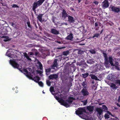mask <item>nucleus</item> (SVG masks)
I'll return each instance as SVG.
<instances>
[{"instance_id":"1","label":"nucleus","mask_w":120,"mask_h":120,"mask_svg":"<svg viewBox=\"0 0 120 120\" xmlns=\"http://www.w3.org/2000/svg\"><path fill=\"white\" fill-rule=\"evenodd\" d=\"M101 52H103L102 54H103V56L104 58L105 62L104 64L105 65H108L109 63L112 66L114 67H116V68L118 70H119V67L118 62H116L114 64L112 62L113 59L111 56H109L108 58L107 56V54L105 53L104 52V51L101 50Z\"/></svg>"},{"instance_id":"2","label":"nucleus","mask_w":120,"mask_h":120,"mask_svg":"<svg viewBox=\"0 0 120 120\" xmlns=\"http://www.w3.org/2000/svg\"><path fill=\"white\" fill-rule=\"evenodd\" d=\"M17 60L14 59L13 60H10V63L12 66L15 68H18L19 66V65L18 64L17 62Z\"/></svg>"},{"instance_id":"3","label":"nucleus","mask_w":120,"mask_h":120,"mask_svg":"<svg viewBox=\"0 0 120 120\" xmlns=\"http://www.w3.org/2000/svg\"><path fill=\"white\" fill-rule=\"evenodd\" d=\"M83 112H86L85 109L83 108H78V110L75 111L76 114L78 115L82 114Z\"/></svg>"},{"instance_id":"4","label":"nucleus","mask_w":120,"mask_h":120,"mask_svg":"<svg viewBox=\"0 0 120 120\" xmlns=\"http://www.w3.org/2000/svg\"><path fill=\"white\" fill-rule=\"evenodd\" d=\"M111 8V11L115 12L118 13L120 12V8L110 5V8Z\"/></svg>"},{"instance_id":"5","label":"nucleus","mask_w":120,"mask_h":120,"mask_svg":"<svg viewBox=\"0 0 120 120\" xmlns=\"http://www.w3.org/2000/svg\"><path fill=\"white\" fill-rule=\"evenodd\" d=\"M60 103L61 105H63L66 107H69L70 106V105L66 101H65L63 99H60Z\"/></svg>"},{"instance_id":"6","label":"nucleus","mask_w":120,"mask_h":120,"mask_svg":"<svg viewBox=\"0 0 120 120\" xmlns=\"http://www.w3.org/2000/svg\"><path fill=\"white\" fill-rule=\"evenodd\" d=\"M81 93L83 96H87L89 94L88 90L86 88H83L81 91Z\"/></svg>"},{"instance_id":"7","label":"nucleus","mask_w":120,"mask_h":120,"mask_svg":"<svg viewBox=\"0 0 120 120\" xmlns=\"http://www.w3.org/2000/svg\"><path fill=\"white\" fill-rule=\"evenodd\" d=\"M40 6L39 5V4L37 2H34L32 6V9L35 12H36V9L39 6Z\"/></svg>"},{"instance_id":"8","label":"nucleus","mask_w":120,"mask_h":120,"mask_svg":"<svg viewBox=\"0 0 120 120\" xmlns=\"http://www.w3.org/2000/svg\"><path fill=\"white\" fill-rule=\"evenodd\" d=\"M48 78L50 79H54L56 80L58 78V75L56 74H51L49 76Z\"/></svg>"},{"instance_id":"9","label":"nucleus","mask_w":120,"mask_h":120,"mask_svg":"<svg viewBox=\"0 0 120 120\" xmlns=\"http://www.w3.org/2000/svg\"><path fill=\"white\" fill-rule=\"evenodd\" d=\"M19 70L22 72H24V74H26V76L27 77H29V76L30 74H30V73H29L28 72L26 69L23 68L22 69H19Z\"/></svg>"},{"instance_id":"10","label":"nucleus","mask_w":120,"mask_h":120,"mask_svg":"<svg viewBox=\"0 0 120 120\" xmlns=\"http://www.w3.org/2000/svg\"><path fill=\"white\" fill-rule=\"evenodd\" d=\"M68 17V20L70 23H73L75 22V20L73 17L70 15H69Z\"/></svg>"},{"instance_id":"11","label":"nucleus","mask_w":120,"mask_h":120,"mask_svg":"<svg viewBox=\"0 0 120 120\" xmlns=\"http://www.w3.org/2000/svg\"><path fill=\"white\" fill-rule=\"evenodd\" d=\"M51 33L53 34L57 35L59 34V32L56 29H51Z\"/></svg>"},{"instance_id":"12","label":"nucleus","mask_w":120,"mask_h":120,"mask_svg":"<svg viewBox=\"0 0 120 120\" xmlns=\"http://www.w3.org/2000/svg\"><path fill=\"white\" fill-rule=\"evenodd\" d=\"M58 60L57 59H55L53 62V64L51 65V68L52 69H55L54 68L55 67H57L58 64L57 63V61Z\"/></svg>"},{"instance_id":"13","label":"nucleus","mask_w":120,"mask_h":120,"mask_svg":"<svg viewBox=\"0 0 120 120\" xmlns=\"http://www.w3.org/2000/svg\"><path fill=\"white\" fill-rule=\"evenodd\" d=\"M75 98L73 97H69L68 99L66 100V101L69 104H71L73 101V100H74Z\"/></svg>"},{"instance_id":"14","label":"nucleus","mask_w":120,"mask_h":120,"mask_svg":"<svg viewBox=\"0 0 120 120\" xmlns=\"http://www.w3.org/2000/svg\"><path fill=\"white\" fill-rule=\"evenodd\" d=\"M68 15L66 11L64 10L62 13V16L63 18H64V19H65L66 17H68Z\"/></svg>"},{"instance_id":"15","label":"nucleus","mask_w":120,"mask_h":120,"mask_svg":"<svg viewBox=\"0 0 120 120\" xmlns=\"http://www.w3.org/2000/svg\"><path fill=\"white\" fill-rule=\"evenodd\" d=\"M73 34L72 33H70L66 38V39L68 40L72 41L73 38Z\"/></svg>"},{"instance_id":"16","label":"nucleus","mask_w":120,"mask_h":120,"mask_svg":"<svg viewBox=\"0 0 120 120\" xmlns=\"http://www.w3.org/2000/svg\"><path fill=\"white\" fill-rule=\"evenodd\" d=\"M96 111L98 113L99 116L101 115L103 112V109L100 108H98L96 109Z\"/></svg>"},{"instance_id":"17","label":"nucleus","mask_w":120,"mask_h":120,"mask_svg":"<svg viewBox=\"0 0 120 120\" xmlns=\"http://www.w3.org/2000/svg\"><path fill=\"white\" fill-rule=\"evenodd\" d=\"M26 23L27 25V26L29 28L27 30H31L32 29V27L30 24V22L29 20L26 22Z\"/></svg>"},{"instance_id":"18","label":"nucleus","mask_w":120,"mask_h":120,"mask_svg":"<svg viewBox=\"0 0 120 120\" xmlns=\"http://www.w3.org/2000/svg\"><path fill=\"white\" fill-rule=\"evenodd\" d=\"M89 76L91 77V78L92 79H95L96 80H99V79H98L97 76L94 75L90 74V75Z\"/></svg>"},{"instance_id":"19","label":"nucleus","mask_w":120,"mask_h":120,"mask_svg":"<svg viewBox=\"0 0 120 120\" xmlns=\"http://www.w3.org/2000/svg\"><path fill=\"white\" fill-rule=\"evenodd\" d=\"M40 79V78L38 76H36V77H34V78L32 80H34L35 82H38Z\"/></svg>"},{"instance_id":"20","label":"nucleus","mask_w":120,"mask_h":120,"mask_svg":"<svg viewBox=\"0 0 120 120\" xmlns=\"http://www.w3.org/2000/svg\"><path fill=\"white\" fill-rule=\"evenodd\" d=\"M86 109L89 111L91 112L93 111L94 108L93 106H89L87 107Z\"/></svg>"},{"instance_id":"21","label":"nucleus","mask_w":120,"mask_h":120,"mask_svg":"<svg viewBox=\"0 0 120 120\" xmlns=\"http://www.w3.org/2000/svg\"><path fill=\"white\" fill-rule=\"evenodd\" d=\"M43 15V14H39L37 17V18L41 22H42V21Z\"/></svg>"},{"instance_id":"22","label":"nucleus","mask_w":120,"mask_h":120,"mask_svg":"<svg viewBox=\"0 0 120 120\" xmlns=\"http://www.w3.org/2000/svg\"><path fill=\"white\" fill-rule=\"evenodd\" d=\"M52 69L51 68L45 69V71L46 75H48V73L51 71V70Z\"/></svg>"},{"instance_id":"23","label":"nucleus","mask_w":120,"mask_h":120,"mask_svg":"<svg viewBox=\"0 0 120 120\" xmlns=\"http://www.w3.org/2000/svg\"><path fill=\"white\" fill-rule=\"evenodd\" d=\"M110 87L112 88L113 89H116L117 88V87L116 86V85L114 83H112L111 84Z\"/></svg>"},{"instance_id":"24","label":"nucleus","mask_w":120,"mask_h":120,"mask_svg":"<svg viewBox=\"0 0 120 120\" xmlns=\"http://www.w3.org/2000/svg\"><path fill=\"white\" fill-rule=\"evenodd\" d=\"M1 33L3 35H7V33L6 31V30L5 29L2 30L1 31Z\"/></svg>"},{"instance_id":"25","label":"nucleus","mask_w":120,"mask_h":120,"mask_svg":"<svg viewBox=\"0 0 120 120\" xmlns=\"http://www.w3.org/2000/svg\"><path fill=\"white\" fill-rule=\"evenodd\" d=\"M45 0H38L37 2L39 4V5L41 6L44 2Z\"/></svg>"},{"instance_id":"26","label":"nucleus","mask_w":120,"mask_h":120,"mask_svg":"<svg viewBox=\"0 0 120 120\" xmlns=\"http://www.w3.org/2000/svg\"><path fill=\"white\" fill-rule=\"evenodd\" d=\"M82 77L85 78L87 77L89 75V74L88 73H85L82 74Z\"/></svg>"},{"instance_id":"27","label":"nucleus","mask_w":120,"mask_h":120,"mask_svg":"<svg viewBox=\"0 0 120 120\" xmlns=\"http://www.w3.org/2000/svg\"><path fill=\"white\" fill-rule=\"evenodd\" d=\"M69 53V51H66L63 52L62 54L64 56H67L68 55Z\"/></svg>"},{"instance_id":"28","label":"nucleus","mask_w":120,"mask_h":120,"mask_svg":"<svg viewBox=\"0 0 120 120\" xmlns=\"http://www.w3.org/2000/svg\"><path fill=\"white\" fill-rule=\"evenodd\" d=\"M38 63L39 64L40 69L41 70H42L43 69V67L41 63V62L39 61H38Z\"/></svg>"},{"instance_id":"29","label":"nucleus","mask_w":120,"mask_h":120,"mask_svg":"<svg viewBox=\"0 0 120 120\" xmlns=\"http://www.w3.org/2000/svg\"><path fill=\"white\" fill-rule=\"evenodd\" d=\"M82 85L84 87V88H86L87 86V83L86 82H83L82 84Z\"/></svg>"},{"instance_id":"30","label":"nucleus","mask_w":120,"mask_h":120,"mask_svg":"<svg viewBox=\"0 0 120 120\" xmlns=\"http://www.w3.org/2000/svg\"><path fill=\"white\" fill-rule=\"evenodd\" d=\"M41 56V57L43 58H45V57L47 56V54L43 52L42 53Z\"/></svg>"},{"instance_id":"31","label":"nucleus","mask_w":120,"mask_h":120,"mask_svg":"<svg viewBox=\"0 0 120 120\" xmlns=\"http://www.w3.org/2000/svg\"><path fill=\"white\" fill-rule=\"evenodd\" d=\"M39 85L42 87H43V84L42 82L41 81H39L38 82Z\"/></svg>"},{"instance_id":"32","label":"nucleus","mask_w":120,"mask_h":120,"mask_svg":"<svg viewBox=\"0 0 120 120\" xmlns=\"http://www.w3.org/2000/svg\"><path fill=\"white\" fill-rule=\"evenodd\" d=\"M100 34H94L93 36L92 37V38H94L95 37H96V38H98L100 36Z\"/></svg>"},{"instance_id":"33","label":"nucleus","mask_w":120,"mask_h":120,"mask_svg":"<svg viewBox=\"0 0 120 120\" xmlns=\"http://www.w3.org/2000/svg\"><path fill=\"white\" fill-rule=\"evenodd\" d=\"M50 90L51 92L52 93V94L53 95V93H52V92H54V88L53 86H51L50 88Z\"/></svg>"},{"instance_id":"34","label":"nucleus","mask_w":120,"mask_h":120,"mask_svg":"<svg viewBox=\"0 0 120 120\" xmlns=\"http://www.w3.org/2000/svg\"><path fill=\"white\" fill-rule=\"evenodd\" d=\"M102 108L105 111H107L108 110V109L107 106L105 105H102Z\"/></svg>"},{"instance_id":"35","label":"nucleus","mask_w":120,"mask_h":120,"mask_svg":"<svg viewBox=\"0 0 120 120\" xmlns=\"http://www.w3.org/2000/svg\"><path fill=\"white\" fill-rule=\"evenodd\" d=\"M6 53L7 56L8 57H11V54L10 53V52H9L8 51H7Z\"/></svg>"},{"instance_id":"36","label":"nucleus","mask_w":120,"mask_h":120,"mask_svg":"<svg viewBox=\"0 0 120 120\" xmlns=\"http://www.w3.org/2000/svg\"><path fill=\"white\" fill-rule=\"evenodd\" d=\"M109 115H108V113H105L104 115V117H105V119H108L109 118Z\"/></svg>"},{"instance_id":"37","label":"nucleus","mask_w":120,"mask_h":120,"mask_svg":"<svg viewBox=\"0 0 120 120\" xmlns=\"http://www.w3.org/2000/svg\"><path fill=\"white\" fill-rule=\"evenodd\" d=\"M55 98L60 103V99H62L61 98H60L58 97L57 96H56Z\"/></svg>"},{"instance_id":"38","label":"nucleus","mask_w":120,"mask_h":120,"mask_svg":"<svg viewBox=\"0 0 120 120\" xmlns=\"http://www.w3.org/2000/svg\"><path fill=\"white\" fill-rule=\"evenodd\" d=\"M112 37V36L111 35H108L107 36V37H106V38H107V40L109 41H110L111 40V38Z\"/></svg>"},{"instance_id":"39","label":"nucleus","mask_w":120,"mask_h":120,"mask_svg":"<svg viewBox=\"0 0 120 120\" xmlns=\"http://www.w3.org/2000/svg\"><path fill=\"white\" fill-rule=\"evenodd\" d=\"M90 52L92 54H95L96 53L94 49H92L90 50Z\"/></svg>"},{"instance_id":"40","label":"nucleus","mask_w":120,"mask_h":120,"mask_svg":"<svg viewBox=\"0 0 120 120\" xmlns=\"http://www.w3.org/2000/svg\"><path fill=\"white\" fill-rule=\"evenodd\" d=\"M93 60L91 59L89 60H88L87 61V63L88 64H91L93 62Z\"/></svg>"},{"instance_id":"41","label":"nucleus","mask_w":120,"mask_h":120,"mask_svg":"<svg viewBox=\"0 0 120 120\" xmlns=\"http://www.w3.org/2000/svg\"><path fill=\"white\" fill-rule=\"evenodd\" d=\"M82 102L83 103V104L84 105H85L87 104V100L83 101H82Z\"/></svg>"},{"instance_id":"42","label":"nucleus","mask_w":120,"mask_h":120,"mask_svg":"<svg viewBox=\"0 0 120 120\" xmlns=\"http://www.w3.org/2000/svg\"><path fill=\"white\" fill-rule=\"evenodd\" d=\"M51 82L49 81H46V84L48 86H50L51 85Z\"/></svg>"},{"instance_id":"43","label":"nucleus","mask_w":120,"mask_h":120,"mask_svg":"<svg viewBox=\"0 0 120 120\" xmlns=\"http://www.w3.org/2000/svg\"><path fill=\"white\" fill-rule=\"evenodd\" d=\"M12 7L13 8H19V6L16 4H13L12 5Z\"/></svg>"},{"instance_id":"44","label":"nucleus","mask_w":120,"mask_h":120,"mask_svg":"<svg viewBox=\"0 0 120 120\" xmlns=\"http://www.w3.org/2000/svg\"><path fill=\"white\" fill-rule=\"evenodd\" d=\"M85 119L86 120H92V119L91 118H88V117H86Z\"/></svg>"},{"instance_id":"45","label":"nucleus","mask_w":120,"mask_h":120,"mask_svg":"<svg viewBox=\"0 0 120 120\" xmlns=\"http://www.w3.org/2000/svg\"><path fill=\"white\" fill-rule=\"evenodd\" d=\"M83 53V51L81 50H79L78 52V53L79 54H82Z\"/></svg>"},{"instance_id":"46","label":"nucleus","mask_w":120,"mask_h":120,"mask_svg":"<svg viewBox=\"0 0 120 120\" xmlns=\"http://www.w3.org/2000/svg\"><path fill=\"white\" fill-rule=\"evenodd\" d=\"M116 82L117 83L119 84L120 86V80H117Z\"/></svg>"},{"instance_id":"47","label":"nucleus","mask_w":120,"mask_h":120,"mask_svg":"<svg viewBox=\"0 0 120 120\" xmlns=\"http://www.w3.org/2000/svg\"><path fill=\"white\" fill-rule=\"evenodd\" d=\"M2 38H3L7 39L8 38V37L7 36H2Z\"/></svg>"},{"instance_id":"48","label":"nucleus","mask_w":120,"mask_h":120,"mask_svg":"<svg viewBox=\"0 0 120 120\" xmlns=\"http://www.w3.org/2000/svg\"><path fill=\"white\" fill-rule=\"evenodd\" d=\"M24 56L26 58L28 56L27 54V53H24Z\"/></svg>"},{"instance_id":"49","label":"nucleus","mask_w":120,"mask_h":120,"mask_svg":"<svg viewBox=\"0 0 120 120\" xmlns=\"http://www.w3.org/2000/svg\"><path fill=\"white\" fill-rule=\"evenodd\" d=\"M26 59L29 60H31V59L29 57V56H28L26 58Z\"/></svg>"},{"instance_id":"50","label":"nucleus","mask_w":120,"mask_h":120,"mask_svg":"<svg viewBox=\"0 0 120 120\" xmlns=\"http://www.w3.org/2000/svg\"><path fill=\"white\" fill-rule=\"evenodd\" d=\"M9 41V40L8 38L6 39H4L3 41L5 42H7L8 41Z\"/></svg>"},{"instance_id":"51","label":"nucleus","mask_w":120,"mask_h":120,"mask_svg":"<svg viewBox=\"0 0 120 120\" xmlns=\"http://www.w3.org/2000/svg\"><path fill=\"white\" fill-rule=\"evenodd\" d=\"M94 3L95 4L98 5V2L97 1H95L94 2Z\"/></svg>"},{"instance_id":"52","label":"nucleus","mask_w":120,"mask_h":120,"mask_svg":"<svg viewBox=\"0 0 120 120\" xmlns=\"http://www.w3.org/2000/svg\"><path fill=\"white\" fill-rule=\"evenodd\" d=\"M63 47H58V48H56V49H63Z\"/></svg>"},{"instance_id":"53","label":"nucleus","mask_w":120,"mask_h":120,"mask_svg":"<svg viewBox=\"0 0 120 120\" xmlns=\"http://www.w3.org/2000/svg\"><path fill=\"white\" fill-rule=\"evenodd\" d=\"M39 53V52H35V55L36 56Z\"/></svg>"},{"instance_id":"54","label":"nucleus","mask_w":120,"mask_h":120,"mask_svg":"<svg viewBox=\"0 0 120 120\" xmlns=\"http://www.w3.org/2000/svg\"><path fill=\"white\" fill-rule=\"evenodd\" d=\"M107 112L109 115H110L111 114V113L110 112H109V111H107Z\"/></svg>"},{"instance_id":"55","label":"nucleus","mask_w":120,"mask_h":120,"mask_svg":"<svg viewBox=\"0 0 120 120\" xmlns=\"http://www.w3.org/2000/svg\"><path fill=\"white\" fill-rule=\"evenodd\" d=\"M95 27H97L98 26V24L97 23V22H95Z\"/></svg>"},{"instance_id":"56","label":"nucleus","mask_w":120,"mask_h":120,"mask_svg":"<svg viewBox=\"0 0 120 120\" xmlns=\"http://www.w3.org/2000/svg\"><path fill=\"white\" fill-rule=\"evenodd\" d=\"M38 72L40 74H41L42 73V72L41 71H38Z\"/></svg>"},{"instance_id":"57","label":"nucleus","mask_w":120,"mask_h":120,"mask_svg":"<svg viewBox=\"0 0 120 120\" xmlns=\"http://www.w3.org/2000/svg\"><path fill=\"white\" fill-rule=\"evenodd\" d=\"M62 25H63V24H64L65 25H67V23H62Z\"/></svg>"},{"instance_id":"58","label":"nucleus","mask_w":120,"mask_h":120,"mask_svg":"<svg viewBox=\"0 0 120 120\" xmlns=\"http://www.w3.org/2000/svg\"><path fill=\"white\" fill-rule=\"evenodd\" d=\"M116 105L118 107H120V105L118 103H117L116 104Z\"/></svg>"},{"instance_id":"59","label":"nucleus","mask_w":120,"mask_h":120,"mask_svg":"<svg viewBox=\"0 0 120 120\" xmlns=\"http://www.w3.org/2000/svg\"><path fill=\"white\" fill-rule=\"evenodd\" d=\"M33 52H31L30 53V55H33Z\"/></svg>"},{"instance_id":"60","label":"nucleus","mask_w":120,"mask_h":120,"mask_svg":"<svg viewBox=\"0 0 120 120\" xmlns=\"http://www.w3.org/2000/svg\"><path fill=\"white\" fill-rule=\"evenodd\" d=\"M103 29L102 30H101V32H100V34H101V33H102V32H103Z\"/></svg>"},{"instance_id":"61","label":"nucleus","mask_w":120,"mask_h":120,"mask_svg":"<svg viewBox=\"0 0 120 120\" xmlns=\"http://www.w3.org/2000/svg\"><path fill=\"white\" fill-rule=\"evenodd\" d=\"M33 24L34 25L36 24V22L34 20H33Z\"/></svg>"},{"instance_id":"62","label":"nucleus","mask_w":120,"mask_h":120,"mask_svg":"<svg viewBox=\"0 0 120 120\" xmlns=\"http://www.w3.org/2000/svg\"><path fill=\"white\" fill-rule=\"evenodd\" d=\"M80 70L81 71H84V69H83V68H81L80 69Z\"/></svg>"},{"instance_id":"63","label":"nucleus","mask_w":120,"mask_h":120,"mask_svg":"<svg viewBox=\"0 0 120 120\" xmlns=\"http://www.w3.org/2000/svg\"><path fill=\"white\" fill-rule=\"evenodd\" d=\"M52 22H54V23H55V20H54V19H52Z\"/></svg>"},{"instance_id":"64","label":"nucleus","mask_w":120,"mask_h":120,"mask_svg":"<svg viewBox=\"0 0 120 120\" xmlns=\"http://www.w3.org/2000/svg\"><path fill=\"white\" fill-rule=\"evenodd\" d=\"M11 25L13 26V25H14V24L13 22H12L11 23Z\"/></svg>"}]
</instances>
